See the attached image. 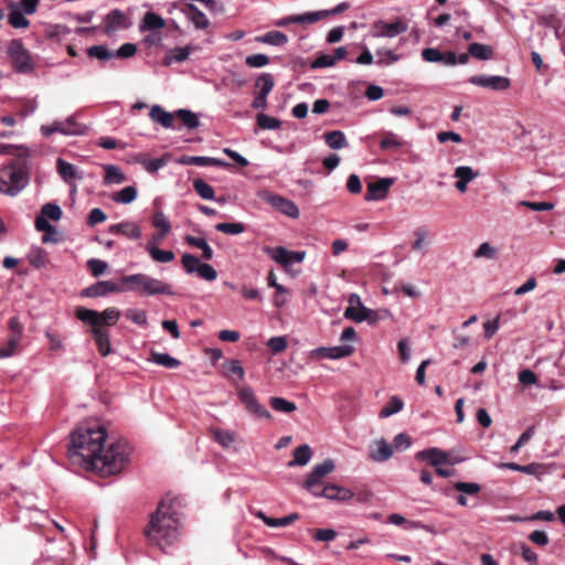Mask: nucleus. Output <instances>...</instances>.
<instances>
[{
    "instance_id": "34",
    "label": "nucleus",
    "mask_w": 565,
    "mask_h": 565,
    "mask_svg": "<svg viewBox=\"0 0 565 565\" xmlns=\"http://www.w3.org/2000/svg\"><path fill=\"white\" fill-rule=\"evenodd\" d=\"M255 40L259 43L273 46H284L288 43V36L280 31H269L263 35L256 36Z\"/></svg>"
},
{
    "instance_id": "48",
    "label": "nucleus",
    "mask_w": 565,
    "mask_h": 565,
    "mask_svg": "<svg viewBox=\"0 0 565 565\" xmlns=\"http://www.w3.org/2000/svg\"><path fill=\"white\" fill-rule=\"evenodd\" d=\"M403 146L402 139L392 131H385L382 140L380 141V147L382 150H396Z\"/></svg>"
},
{
    "instance_id": "35",
    "label": "nucleus",
    "mask_w": 565,
    "mask_h": 565,
    "mask_svg": "<svg viewBox=\"0 0 565 565\" xmlns=\"http://www.w3.org/2000/svg\"><path fill=\"white\" fill-rule=\"evenodd\" d=\"M323 138L331 149L339 150L348 147V140L344 132L341 130L328 131L323 135Z\"/></svg>"
},
{
    "instance_id": "24",
    "label": "nucleus",
    "mask_w": 565,
    "mask_h": 565,
    "mask_svg": "<svg viewBox=\"0 0 565 565\" xmlns=\"http://www.w3.org/2000/svg\"><path fill=\"white\" fill-rule=\"evenodd\" d=\"M499 469H509L512 471L523 472L526 475L535 476L540 479V476L545 472L544 465L539 462H531L529 465L522 466L516 462H500L497 463Z\"/></svg>"
},
{
    "instance_id": "21",
    "label": "nucleus",
    "mask_w": 565,
    "mask_h": 565,
    "mask_svg": "<svg viewBox=\"0 0 565 565\" xmlns=\"http://www.w3.org/2000/svg\"><path fill=\"white\" fill-rule=\"evenodd\" d=\"M177 163L182 164V166L193 164V166H198V167H207V166L225 167V168L232 167L231 163H228L224 160L213 158V157H204V156H181L180 158L177 159Z\"/></svg>"
},
{
    "instance_id": "25",
    "label": "nucleus",
    "mask_w": 565,
    "mask_h": 565,
    "mask_svg": "<svg viewBox=\"0 0 565 565\" xmlns=\"http://www.w3.org/2000/svg\"><path fill=\"white\" fill-rule=\"evenodd\" d=\"M193 51H194V47L191 45L173 47V49L169 50V52L167 53V55L163 60V64L169 66L173 63H182L189 58L190 54Z\"/></svg>"
},
{
    "instance_id": "59",
    "label": "nucleus",
    "mask_w": 565,
    "mask_h": 565,
    "mask_svg": "<svg viewBox=\"0 0 565 565\" xmlns=\"http://www.w3.org/2000/svg\"><path fill=\"white\" fill-rule=\"evenodd\" d=\"M87 267L94 277H99L107 270L108 264L98 258H90L87 260Z\"/></svg>"
},
{
    "instance_id": "14",
    "label": "nucleus",
    "mask_w": 565,
    "mask_h": 565,
    "mask_svg": "<svg viewBox=\"0 0 565 565\" xmlns=\"http://www.w3.org/2000/svg\"><path fill=\"white\" fill-rule=\"evenodd\" d=\"M354 352V348L350 344L335 345L331 348L320 347L311 350V359H330L339 360L350 356Z\"/></svg>"
},
{
    "instance_id": "53",
    "label": "nucleus",
    "mask_w": 565,
    "mask_h": 565,
    "mask_svg": "<svg viewBox=\"0 0 565 565\" xmlns=\"http://www.w3.org/2000/svg\"><path fill=\"white\" fill-rule=\"evenodd\" d=\"M87 54L99 61H107L115 57L114 52L108 50L106 45H93L87 49Z\"/></svg>"
},
{
    "instance_id": "45",
    "label": "nucleus",
    "mask_w": 565,
    "mask_h": 565,
    "mask_svg": "<svg viewBox=\"0 0 565 565\" xmlns=\"http://www.w3.org/2000/svg\"><path fill=\"white\" fill-rule=\"evenodd\" d=\"M10 8H14V3L11 2ZM25 13L18 9H12L8 15V20L11 26L15 29H25L30 25V21L24 17Z\"/></svg>"
},
{
    "instance_id": "33",
    "label": "nucleus",
    "mask_w": 565,
    "mask_h": 565,
    "mask_svg": "<svg viewBox=\"0 0 565 565\" xmlns=\"http://www.w3.org/2000/svg\"><path fill=\"white\" fill-rule=\"evenodd\" d=\"M147 279L146 274H132L127 275L121 278V287L124 288V291H136L143 289L145 282Z\"/></svg>"
},
{
    "instance_id": "10",
    "label": "nucleus",
    "mask_w": 565,
    "mask_h": 565,
    "mask_svg": "<svg viewBox=\"0 0 565 565\" xmlns=\"http://www.w3.org/2000/svg\"><path fill=\"white\" fill-rule=\"evenodd\" d=\"M416 458L428 461L433 467H438L441 465H456L461 461V459L454 458L449 452L436 447L424 449L417 452Z\"/></svg>"
},
{
    "instance_id": "29",
    "label": "nucleus",
    "mask_w": 565,
    "mask_h": 565,
    "mask_svg": "<svg viewBox=\"0 0 565 565\" xmlns=\"http://www.w3.org/2000/svg\"><path fill=\"white\" fill-rule=\"evenodd\" d=\"M149 116L152 121L160 124L164 128H173L174 113L164 110L160 105H153Z\"/></svg>"
},
{
    "instance_id": "22",
    "label": "nucleus",
    "mask_w": 565,
    "mask_h": 565,
    "mask_svg": "<svg viewBox=\"0 0 565 565\" xmlns=\"http://www.w3.org/2000/svg\"><path fill=\"white\" fill-rule=\"evenodd\" d=\"M141 292L145 296L174 295V291L172 290V287L169 284L161 281L160 279L150 277L148 275Z\"/></svg>"
},
{
    "instance_id": "20",
    "label": "nucleus",
    "mask_w": 565,
    "mask_h": 565,
    "mask_svg": "<svg viewBox=\"0 0 565 565\" xmlns=\"http://www.w3.org/2000/svg\"><path fill=\"white\" fill-rule=\"evenodd\" d=\"M353 497V492L344 487L328 483L321 489V493H316V498H326L330 501L344 502Z\"/></svg>"
},
{
    "instance_id": "18",
    "label": "nucleus",
    "mask_w": 565,
    "mask_h": 565,
    "mask_svg": "<svg viewBox=\"0 0 565 565\" xmlns=\"http://www.w3.org/2000/svg\"><path fill=\"white\" fill-rule=\"evenodd\" d=\"M422 57L429 63H440L445 66L457 65V55L452 51L441 52L436 47H427L422 51Z\"/></svg>"
},
{
    "instance_id": "26",
    "label": "nucleus",
    "mask_w": 565,
    "mask_h": 565,
    "mask_svg": "<svg viewBox=\"0 0 565 565\" xmlns=\"http://www.w3.org/2000/svg\"><path fill=\"white\" fill-rule=\"evenodd\" d=\"M56 169L60 177L66 183H71L75 179H82V174L78 172L76 167L62 158H58L56 161Z\"/></svg>"
},
{
    "instance_id": "64",
    "label": "nucleus",
    "mask_w": 565,
    "mask_h": 565,
    "mask_svg": "<svg viewBox=\"0 0 565 565\" xmlns=\"http://www.w3.org/2000/svg\"><path fill=\"white\" fill-rule=\"evenodd\" d=\"M473 256L476 258H488L493 259L497 256V249L492 247L488 242H484L479 245V247L476 249Z\"/></svg>"
},
{
    "instance_id": "28",
    "label": "nucleus",
    "mask_w": 565,
    "mask_h": 565,
    "mask_svg": "<svg viewBox=\"0 0 565 565\" xmlns=\"http://www.w3.org/2000/svg\"><path fill=\"white\" fill-rule=\"evenodd\" d=\"M188 19L193 23L198 30H204L210 25V21L196 6L189 3L185 7Z\"/></svg>"
},
{
    "instance_id": "44",
    "label": "nucleus",
    "mask_w": 565,
    "mask_h": 565,
    "mask_svg": "<svg viewBox=\"0 0 565 565\" xmlns=\"http://www.w3.org/2000/svg\"><path fill=\"white\" fill-rule=\"evenodd\" d=\"M174 117L180 118L182 124L189 129H195L200 126L198 115L189 109H178L174 111Z\"/></svg>"
},
{
    "instance_id": "42",
    "label": "nucleus",
    "mask_w": 565,
    "mask_h": 565,
    "mask_svg": "<svg viewBox=\"0 0 565 565\" xmlns=\"http://www.w3.org/2000/svg\"><path fill=\"white\" fill-rule=\"evenodd\" d=\"M138 191L136 186L128 185L113 194L111 199L116 203L130 204L137 199Z\"/></svg>"
},
{
    "instance_id": "38",
    "label": "nucleus",
    "mask_w": 565,
    "mask_h": 565,
    "mask_svg": "<svg viewBox=\"0 0 565 565\" xmlns=\"http://www.w3.org/2000/svg\"><path fill=\"white\" fill-rule=\"evenodd\" d=\"M275 86L274 76L270 73H262L255 81L256 94L267 97Z\"/></svg>"
},
{
    "instance_id": "30",
    "label": "nucleus",
    "mask_w": 565,
    "mask_h": 565,
    "mask_svg": "<svg viewBox=\"0 0 565 565\" xmlns=\"http://www.w3.org/2000/svg\"><path fill=\"white\" fill-rule=\"evenodd\" d=\"M311 458H312L311 447L307 444H303L294 450V458H292V460H290L287 463V466L290 468L296 467V466L302 467V466H306L307 463H309Z\"/></svg>"
},
{
    "instance_id": "19",
    "label": "nucleus",
    "mask_w": 565,
    "mask_h": 565,
    "mask_svg": "<svg viewBox=\"0 0 565 565\" xmlns=\"http://www.w3.org/2000/svg\"><path fill=\"white\" fill-rule=\"evenodd\" d=\"M382 317L383 316L380 313V311L372 310L365 306H361L359 310H356V308H345L344 310V318L353 320L358 323L366 321L373 324L382 319Z\"/></svg>"
},
{
    "instance_id": "16",
    "label": "nucleus",
    "mask_w": 565,
    "mask_h": 565,
    "mask_svg": "<svg viewBox=\"0 0 565 565\" xmlns=\"http://www.w3.org/2000/svg\"><path fill=\"white\" fill-rule=\"evenodd\" d=\"M394 184L393 178H380L375 182H369L366 186L365 201H382L384 200L391 186Z\"/></svg>"
},
{
    "instance_id": "63",
    "label": "nucleus",
    "mask_w": 565,
    "mask_h": 565,
    "mask_svg": "<svg viewBox=\"0 0 565 565\" xmlns=\"http://www.w3.org/2000/svg\"><path fill=\"white\" fill-rule=\"evenodd\" d=\"M225 367V375H236L238 380H243L245 376L244 369L241 365V362L238 360H231L226 364H224Z\"/></svg>"
},
{
    "instance_id": "52",
    "label": "nucleus",
    "mask_w": 565,
    "mask_h": 565,
    "mask_svg": "<svg viewBox=\"0 0 565 565\" xmlns=\"http://www.w3.org/2000/svg\"><path fill=\"white\" fill-rule=\"evenodd\" d=\"M256 120H257V125L262 129H266V130H276V129H279L281 126V121L278 118L268 116L263 113H260L256 116Z\"/></svg>"
},
{
    "instance_id": "61",
    "label": "nucleus",
    "mask_w": 565,
    "mask_h": 565,
    "mask_svg": "<svg viewBox=\"0 0 565 565\" xmlns=\"http://www.w3.org/2000/svg\"><path fill=\"white\" fill-rule=\"evenodd\" d=\"M195 269L196 274L206 281H214L217 278V271L210 264L202 263Z\"/></svg>"
},
{
    "instance_id": "4",
    "label": "nucleus",
    "mask_w": 565,
    "mask_h": 565,
    "mask_svg": "<svg viewBox=\"0 0 565 565\" xmlns=\"http://www.w3.org/2000/svg\"><path fill=\"white\" fill-rule=\"evenodd\" d=\"M13 70L18 74H31L35 70V64L31 52L24 46L22 40L14 39L10 41L7 51Z\"/></svg>"
},
{
    "instance_id": "37",
    "label": "nucleus",
    "mask_w": 565,
    "mask_h": 565,
    "mask_svg": "<svg viewBox=\"0 0 565 565\" xmlns=\"http://www.w3.org/2000/svg\"><path fill=\"white\" fill-rule=\"evenodd\" d=\"M146 250L150 254L151 258L158 263H169L174 259L172 250H162L153 242H148Z\"/></svg>"
},
{
    "instance_id": "46",
    "label": "nucleus",
    "mask_w": 565,
    "mask_h": 565,
    "mask_svg": "<svg viewBox=\"0 0 565 565\" xmlns=\"http://www.w3.org/2000/svg\"><path fill=\"white\" fill-rule=\"evenodd\" d=\"M193 189L199 194L200 198L203 200H214L215 199V192L214 189L206 183L203 179H194L193 180Z\"/></svg>"
},
{
    "instance_id": "9",
    "label": "nucleus",
    "mask_w": 565,
    "mask_h": 565,
    "mask_svg": "<svg viewBox=\"0 0 565 565\" xmlns=\"http://www.w3.org/2000/svg\"><path fill=\"white\" fill-rule=\"evenodd\" d=\"M264 252L267 256H269L277 264L289 266L296 263L303 262L306 257L305 250H296L291 252L282 246L278 247H264Z\"/></svg>"
},
{
    "instance_id": "51",
    "label": "nucleus",
    "mask_w": 565,
    "mask_h": 565,
    "mask_svg": "<svg viewBox=\"0 0 565 565\" xmlns=\"http://www.w3.org/2000/svg\"><path fill=\"white\" fill-rule=\"evenodd\" d=\"M323 15L324 14H322V12L312 11V12H306L302 14H292V15H290L289 21H292V23H298V24L316 23V22L320 21L321 19H323Z\"/></svg>"
},
{
    "instance_id": "43",
    "label": "nucleus",
    "mask_w": 565,
    "mask_h": 565,
    "mask_svg": "<svg viewBox=\"0 0 565 565\" xmlns=\"http://www.w3.org/2000/svg\"><path fill=\"white\" fill-rule=\"evenodd\" d=\"M404 407V402L399 396H392L387 404L381 409L379 416L381 418H387L399 413Z\"/></svg>"
},
{
    "instance_id": "23",
    "label": "nucleus",
    "mask_w": 565,
    "mask_h": 565,
    "mask_svg": "<svg viewBox=\"0 0 565 565\" xmlns=\"http://www.w3.org/2000/svg\"><path fill=\"white\" fill-rule=\"evenodd\" d=\"M108 232L114 235H124L131 239H138L141 237L140 226L130 221H124L109 226Z\"/></svg>"
},
{
    "instance_id": "32",
    "label": "nucleus",
    "mask_w": 565,
    "mask_h": 565,
    "mask_svg": "<svg viewBox=\"0 0 565 565\" xmlns=\"http://www.w3.org/2000/svg\"><path fill=\"white\" fill-rule=\"evenodd\" d=\"M468 53L479 60V61H489L493 57L494 51L491 45L488 44H481V43H471L468 46Z\"/></svg>"
},
{
    "instance_id": "60",
    "label": "nucleus",
    "mask_w": 565,
    "mask_h": 565,
    "mask_svg": "<svg viewBox=\"0 0 565 565\" xmlns=\"http://www.w3.org/2000/svg\"><path fill=\"white\" fill-rule=\"evenodd\" d=\"M19 343L18 335H10L7 343L0 347V359L12 356Z\"/></svg>"
},
{
    "instance_id": "2",
    "label": "nucleus",
    "mask_w": 565,
    "mask_h": 565,
    "mask_svg": "<svg viewBox=\"0 0 565 565\" xmlns=\"http://www.w3.org/2000/svg\"><path fill=\"white\" fill-rule=\"evenodd\" d=\"M175 499L166 495L158 503L157 509L150 513L149 521L143 529V535L150 546L166 551L178 542L180 537L181 521L174 509Z\"/></svg>"
},
{
    "instance_id": "49",
    "label": "nucleus",
    "mask_w": 565,
    "mask_h": 565,
    "mask_svg": "<svg viewBox=\"0 0 565 565\" xmlns=\"http://www.w3.org/2000/svg\"><path fill=\"white\" fill-rule=\"evenodd\" d=\"M47 253L42 247H33L28 254L29 263L35 268H42L46 263Z\"/></svg>"
},
{
    "instance_id": "11",
    "label": "nucleus",
    "mask_w": 565,
    "mask_h": 565,
    "mask_svg": "<svg viewBox=\"0 0 565 565\" xmlns=\"http://www.w3.org/2000/svg\"><path fill=\"white\" fill-rule=\"evenodd\" d=\"M238 397L241 402L245 405L246 409L258 418L270 419V413L258 403L255 393L252 387L246 386L239 390Z\"/></svg>"
},
{
    "instance_id": "58",
    "label": "nucleus",
    "mask_w": 565,
    "mask_h": 565,
    "mask_svg": "<svg viewBox=\"0 0 565 565\" xmlns=\"http://www.w3.org/2000/svg\"><path fill=\"white\" fill-rule=\"evenodd\" d=\"M99 315H100V324L114 326L117 323V321L120 317V311L115 307H110V308H107L106 310H104Z\"/></svg>"
},
{
    "instance_id": "62",
    "label": "nucleus",
    "mask_w": 565,
    "mask_h": 565,
    "mask_svg": "<svg viewBox=\"0 0 565 565\" xmlns=\"http://www.w3.org/2000/svg\"><path fill=\"white\" fill-rule=\"evenodd\" d=\"M245 63L249 67L260 68L269 63V57L263 53L253 54L246 57Z\"/></svg>"
},
{
    "instance_id": "50",
    "label": "nucleus",
    "mask_w": 565,
    "mask_h": 565,
    "mask_svg": "<svg viewBox=\"0 0 565 565\" xmlns=\"http://www.w3.org/2000/svg\"><path fill=\"white\" fill-rule=\"evenodd\" d=\"M215 441L223 448H228L235 441V434L231 430L215 428L213 429Z\"/></svg>"
},
{
    "instance_id": "3",
    "label": "nucleus",
    "mask_w": 565,
    "mask_h": 565,
    "mask_svg": "<svg viewBox=\"0 0 565 565\" xmlns=\"http://www.w3.org/2000/svg\"><path fill=\"white\" fill-rule=\"evenodd\" d=\"M15 158L0 169V193L15 196L30 181L31 164L28 148H20Z\"/></svg>"
},
{
    "instance_id": "54",
    "label": "nucleus",
    "mask_w": 565,
    "mask_h": 565,
    "mask_svg": "<svg viewBox=\"0 0 565 565\" xmlns=\"http://www.w3.org/2000/svg\"><path fill=\"white\" fill-rule=\"evenodd\" d=\"M375 54L377 56L376 64L380 66L392 65L399 60V56L388 49H379Z\"/></svg>"
},
{
    "instance_id": "6",
    "label": "nucleus",
    "mask_w": 565,
    "mask_h": 565,
    "mask_svg": "<svg viewBox=\"0 0 565 565\" xmlns=\"http://www.w3.org/2000/svg\"><path fill=\"white\" fill-rule=\"evenodd\" d=\"M259 196L264 202L268 203L270 206H273L275 210L279 211L286 216H289L291 218H298L300 215V211L297 204L294 201L286 199L280 194L264 191L260 193Z\"/></svg>"
},
{
    "instance_id": "27",
    "label": "nucleus",
    "mask_w": 565,
    "mask_h": 565,
    "mask_svg": "<svg viewBox=\"0 0 565 565\" xmlns=\"http://www.w3.org/2000/svg\"><path fill=\"white\" fill-rule=\"evenodd\" d=\"M90 333L100 355L107 356L111 352L109 333L99 327L92 328Z\"/></svg>"
},
{
    "instance_id": "55",
    "label": "nucleus",
    "mask_w": 565,
    "mask_h": 565,
    "mask_svg": "<svg viewBox=\"0 0 565 565\" xmlns=\"http://www.w3.org/2000/svg\"><path fill=\"white\" fill-rule=\"evenodd\" d=\"M215 230L228 235H238L245 232V225L239 222L218 223L215 225Z\"/></svg>"
},
{
    "instance_id": "41",
    "label": "nucleus",
    "mask_w": 565,
    "mask_h": 565,
    "mask_svg": "<svg viewBox=\"0 0 565 565\" xmlns=\"http://www.w3.org/2000/svg\"><path fill=\"white\" fill-rule=\"evenodd\" d=\"M104 184H120L126 180L124 172L114 164H105Z\"/></svg>"
},
{
    "instance_id": "7",
    "label": "nucleus",
    "mask_w": 565,
    "mask_h": 565,
    "mask_svg": "<svg viewBox=\"0 0 565 565\" xmlns=\"http://www.w3.org/2000/svg\"><path fill=\"white\" fill-rule=\"evenodd\" d=\"M62 209L55 203H45L41 207V213L35 217V228L39 232L57 233L56 228L49 222L58 221L62 217Z\"/></svg>"
},
{
    "instance_id": "5",
    "label": "nucleus",
    "mask_w": 565,
    "mask_h": 565,
    "mask_svg": "<svg viewBox=\"0 0 565 565\" xmlns=\"http://www.w3.org/2000/svg\"><path fill=\"white\" fill-rule=\"evenodd\" d=\"M87 130V126L78 122L75 115L68 116L65 120H55L50 125H42L40 128L42 136L46 138L55 132L64 136H83Z\"/></svg>"
},
{
    "instance_id": "12",
    "label": "nucleus",
    "mask_w": 565,
    "mask_h": 565,
    "mask_svg": "<svg viewBox=\"0 0 565 565\" xmlns=\"http://www.w3.org/2000/svg\"><path fill=\"white\" fill-rule=\"evenodd\" d=\"M130 25V19L119 9L110 10L104 18V33L106 35H111L121 29H128Z\"/></svg>"
},
{
    "instance_id": "39",
    "label": "nucleus",
    "mask_w": 565,
    "mask_h": 565,
    "mask_svg": "<svg viewBox=\"0 0 565 565\" xmlns=\"http://www.w3.org/2000/svg\"><path fill=\"white\" fill-rule=\"evenodd\" d=\"M75 315L78 320L93 326V328L99 327L100 324V315L96 310L77 307Z\"/></svg>"
},
{
    "instance_id": "47",
    "label": "nucleus",
    "mask_w": 565,
    "mask_h": 565,
    "mask_svg": "<svg viewBox=\"0 0 565 565\" xmlns=\"http://www.w3.org/2000/svg\"><path fill=\"white\" fill-rule=\"evenodd\" d=\"M269 404L276 412L279 413H292L297 409V405L294 402L287 401L284 397L273 396L269 399Z\"/></svg>"
},
{
    "instance_id": "36",
    "label": "nucleus",
    "mask_w": 565,
    "mask_h": 565,
    "mask_svg": "<svg viewBox=\"0 0 565 565\" xmlns=\"http://www.w3.org/2000/svg\"><path fill=\"white\" fill-rule=\"evenodd\" d=\"M166 21L161 15L154 12H146L139 25V29L140 31L159 30L162 29Z\"/></svg>"
},
{
    "instance_id": "17",
    "label": "nucleus",
    "mask_w": 565,
    "mask_h": 565,
    "mask_svg": "<svg viewBox=\"0 0 565 565\" xmlns=\"http://www.w3.org/2000/svg\"><path fill=\"white\" fill-rule=\"evenodd\" d=\"M334 461L332 459H326L323 462L316 465L310 473L307 476L302 487L305 490H311L316 482H322V479L334 470Z\"/></svg>"
},
{
    "instance_id": "31",
    "label": "nucleus",
    "mask_w": 565,
    "mask_h": 565,
    "mask_svg": "<svg viewBox=\"0 0 565 565\" xmlns=\"http://www.w3.org/2000/svg\"><path fill=\"white\" fill-rule=\"evenodd\" d=\"M393 456V447L385 439L376 441V449L371 450L370 458L375 462H384Z\"/></svg>"
},
{
    "instance_id": "40",
    "label": "nucleus",
    "mask_w": 565,
    "mask_h": 565,
    "mask_svg": "<svg viewBox=\"0 0 565 565\" xmlns=\"http://www.w3.org/2000/svg\"><path fill=\"white\" fill-rule=\"evenodd\" d=\"M149 361L158 365H162L167 369H177L181 365V362L178 359L171 356L170 354L160 353L156 351L151 352Z\"/></svg>"
},
{
    "instance_id": "1",
    "label": "nucleus",
    "mask_w": 565,
    "mask_h": 565,
    "mask_svg": "<svg viewBox=\"0 0 565 565\" xmlns=\"http://www.w3.org/2000/svg\"><path fill=\"white\" fill-rule=\"evenodd\" d=\"M106 428L100 425L81 427L72 435L68 456L81 457L90 470L103 475H116L128 461L130 449L124 440L111 443L106 448Z\"/></svg>"
},
{
    "instance_id": "13",
    "label": "nucleus",
    "mask_w": 565,
    "mask_h": 565,
    "mask_svg": "<svg viewBox=\"0 0 565 565\" xmlns=\"http://www.w3.org/2000/svg\"><path fill=\"white\" fill-rule=\"evenodd\" d=\"M469 83L493 90H507L511 86L510 78L501 75H475L469 78Z\"/></svg>"
},
{
    "instance_id": "57",
    "label": "nucleus",
    "mask_w": 565,
    "mask_h": 565,
    "mask_svg": "<svg viewBox=\"0 0 565 565\" xmlns=\"http://www.w3.org/2000/svg\"><path fill=\"white\" fill-rule=\"evenodd\" d=\"M479 175L478 171H475L469 166H459L455 169L454 177L467 182H471Z\"/></svg>"
},
{
    "instance_id": "15",
    "label": "nucleus",
    "mask_w": 565,
    "mask_h": 565,
    "mask_svg": "<svg viewBox=\"0 0 565 565\" xmlns=\"http://www.w3.org/2000/svg\"><path fill=\"white\" fill-rule=\"evenodd\" d=\"M124 288L113 280H99L86 288L81 292L82 297L96 298L104 297L113 292H122Z\"/></svg>"
},
{
    "instance_id": "8",
    "label": "nucleus",
    "mask_w": 565,
    "mask_h": 565,
    "mask_svg": "<svg viewBox=\"0 0 565 565\" xmlns=\"http://www.w3.org/2000/svg\"><path fill=\"white\" fill-rule=\"evenodd\" d=\"M407 30L408 23L402 19H397L391 23L377 20L372 25L371 36L393 39Z\"/></svg>"
},
{
    "instance_id": "56",
    "label": "nucleus",
    "mask_w": 565,
    "mask_h": 565,
    "mask_svg": "<svg viewBox=\"0 0 565 565\" xmlns=\"http://www.w3.org/2000/svg\"><path fill=\"white\" fill-rule=\"evenodd\" d=\"M152 225L161 230L160 237H164L171 231V224L162 212L154 213Z\"/></svg>"
}]
</instances>
